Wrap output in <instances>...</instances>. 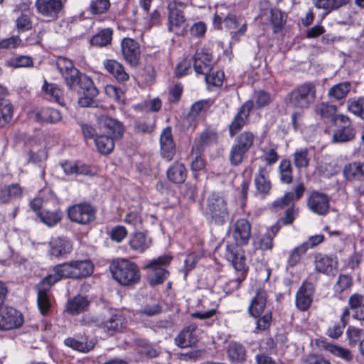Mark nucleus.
Here are the masks:
<instances>
[{"label":"nucleus","instance_id":"c9c22d12","mask_svg":"<svg viewBox=\"0 0 364 364\" xmlns=\"http://www.w3.org/2000/svg\"><path fill=\"white\" fill-rule=\"evenodd\" d=\"M343 173L348 181L358 180L364 176V162L349 163L344 166Z\"/></svg>","mask_w":364,"mask_h":364},{"label":"nucleus","instance_id":"680f3d73","mask_svg":"<svg viewBox=\"0 0 364 364\" xmlns=\"http://www.w3.org/2000/svg\"><path fill=\"white\" fill-rule=\"evenodd\" d=\"M124 221L136 229L141 228L142 219L141 216V211L134 210L129 212L124 219Z\"/></svg>","mask_w":364,"mask_h":364},{"label":"nucleus","instance_id":"1a4fd4ad","mask_svg":"<svg viewBox=\"0 0 364 364\" xmlns=\"http://www.w3.org/2000/svg\"><path fill=\"white\" fill-rule=\"evenodd\" d=\"M184 7V4L176 1H171L168 4L169 31L179 34L186 27V19L183 15V9Z\"/></svg>","mask_w":364,"mask_h":364},{"label":"nucleus","instance_id":"5fc2aeb1","mask_svg":"<svg viewBox=\"0 0 364 364\" xmlns=\"http://www.w3.org/2000/svg\"><path fill=\"white\" fill-rule=\"evenodd\" d=\"M278 230V228L272 227L273 235H271L269 232L262 235L255 241L257 247L262 251L271 250L273 247V237L275 236Z\"/></svg>","mask_w":364,"mask_h":364},{"label":"nucleus","instance_id":"4c0bfd02","mask_svg":"<svg viewBox=\"0 0 364 364\" xmlns=\"http://www.w3.org/2000/svg\"><path fill=\"white\" fill-rule=\"evenodd\" d=\"M336 106L326 102L317 103L314 108L315 115L320 119L323 120L330 119L334 120V117L336 115Z\"/></svg>","mask_w":364,"mask_h":364},{"label":"nucleus","instance_id":"72a5a7b5","mask_svg":"<svg viewBox=\"0 0 364 364\" xmlns=\"http://www.w3.org/2000/svg\"><path fill=\"white\" fill-rule=\"evenodd\" d=\"M217 140L218 134L215 130L208 129L204 130L200 137L195 140L194 145L192 147V153H194L195 150L200 151L203 146L215 144L217 142Z\"/></svg>","mask_w":364,"mask_h":364},{"label":"nucleus","instance_id":"13d9d810","mask_svg":"<svg viewBox=\"0 0 364 364\" xmlns=\"http://www.w3.org/2000/svg\"><path fill=\"white\" fill-rule=\"evenodd\" d=\"M250 101H252L253 104L255 103L257 108H262L271 102L272 97L268 92L263 90H258L255 92L252 100Z\"/></svg>","mask_w":364,"mask_h":364},{"label":"nucleus","instance_id":"aec40b11","mask_svg":"<svg viewBox=\"0 0 364 364\" xmlns=\"http://www.w3.org/2000/svg\"><path fill=\"white\" fill-rule=\"evenodd\" d=\"M160 144L162 157L167 161H171L175 155L176 147L170 127H166L162 131L160 136Z\"/></svg>","mask_w":364,"mask_h":364},{"label":"nucleus","instance_id":"e433bc0d","mask_svg":"<svg viewBox=\"0 0 364 364\" xmlns=\"http://www.w3.org/2000/svg\"><path fill=\"white\" fill-rule=\"evenodd\" d=\"M129 244L131 249L142 253L151 246V239L144 232H136L132 236Z\"/></svg>","mask_w":364,"mask_h":364},{"label":"nucleus","instance_id":"603ef678","mask_svg":"<svg viewBox=\"0 0 364 364\" xmlns=\"http://www.w3.org/2000/svg\"><path fill=\"white\" fill-rule=\"evenodd\" d=\"M349 1L350 0H314V5L318 9L330 12L346 5Z\"/></svg>","mask_w":364,"mask_h":364},{"label":"nucleus","instance_id":"6ab92c4d","mask_svg":"<svg viewBox=\"0 0 364 364\" xmlns=\"http://www.w3.org/2000/svg\"><path fill=\"white\" fill-rule=\"evenodd\" d=\"M35 6L39 14L51 18H56L63 6L62 0H36Z\"/></svg>","mask_w":364,"mask_h":364},{"label":"nucleus","instance_id":"f8f14e48","mask_svg":"<svg viewBox=\"0 0 364 364\" xmlns=\"http://www.w3.org/2000/svg\"><path fill=\"white\" fill-rule=\"evenodd\" d=\"M314 263L316 272L328 276H334L338 267V258L333 255L317 254Z\"/></svg>","mask_w":364,"mask_h":364},{"label":"nucleus","instance_id":"58836bf2","mask_svg":"<svg viewBox=\"0 0 364 364\" xmlns=\"http://www.w3.org/2000/svg\"><path fill=\"white\" fill-rule=\"evenodd\" d=\"M64 343L67 346L82 353L90 352L94 348L95 345L92 340H89L87 338H82L81 340H78L70 337L66 338Z\"/></svg>","mask_w":364,"mask_h":364},{"label":"nucleus","instance_id":"de8ad7c7","mask_svg":"<svg viewBox=\"0 0 364 364\" xmlns=\"http://www.w3.org/2000/svg\"><path fill=\"white\" fill-rule=\"evenodd\" d=\"M42 90L50 97V100L63 105V91L56 84L49 83L46 80H44Z\"/></svg>","mask_w":364,"mask_h":364},{"label":"nucleus","instance_id":"423d86ee","mask_svg":"<svg viewBox=\"0 0 364 364\" xmlns=\"http://www.w3.org/2000/svg\"><path fill=\"white\" fill-rule=\"evenodd\" d=\"M334 122L337 128L332 136V141L333 143H347L355 138L357 131L348 116L343 114H338L334 117Z\"/></svg>","mask_w":364,"mask_h":364},{"label":"nucleus","instance_id":"338daca9","mask_svg":"<svg viewBox=\"0 0 364 364\" xmlns=\"http://www.w3.org/2000/svg\"><path fill=\"white\" fill-rule=\"evenodd\" d=\"M272 321V315L271 311H267L262 316L258 317L256 322V329L263 331L269 328Z\"/></svg>","mask_w":364,"mask_h":364},{"label":"nucleus","instance_id":"e2e57ef3","mask_svg":"<svg viewBox=\"0 0 364 364\" xmlns=\"http://www.w3.org/2000/svg\"><path fill=\"white\" fill-rule=\"evenodd\" d=\"M353 284V279L348 274H340L337 282L334 285L336 291L343 292L346 289L350 288Z\"/></svg>","mask_w":364,"mask_h":364},{"label":"nucleus","instance_id":"412c9836","mask_svg":"<svg viewBox=\"0 0 364 364\" xmlns=\"http://www.w3.org/2000/svg\"><path fill=\"white\" fill-rule=\"evenodd\" d=\"M193 67L198 74H207L211 70V54L204 49L197 50L193 56Z\"/></svg>","mask_w":364,"mask_h":364},{"label":"nucleus","instance_id":"2f4dec72","mask_svg":"<svg viewBox=\"0 0 364 364\" xmlns=\"http://www.w3.org/2000/svg\"><path fill=\"white\" fill-rule=\"evenodd\" d=\"M124 318L119 314L112 315L99 326L109 335L120 331L122 328Z\"/></svg>","mask_w":364,"mask_h":364},{"label":"nucleus","instance_id":"a878e982","mask_svg":"<svg viewBox=\"0 0 364 364\" xmlns=\"http://www.w3.org/2000/svg\"><path fill=\"white\" fill-rule=\"evenodd\" d=\"M254 182L258 193L263 196L269 194L272 189V183L269 178V174L265 168H259L258 173L255 176Z\"/></svg>","mask_w":364,"mask_h":364},{"label":"nucleus","instance_id":"cd10ccee","mask_svg":"<svg viewBox=\"0 0 364 364\" xmlns=\"http://www.w3.org/2000/svg\"><path fill=\"white\" fill-rule=\"evenodd\" d=\"M100 123L111 134L110 136L116 139L122 136L124 127L122 123L117 119L111 118L108 116H102L100 119Z\"/></svg>","mask_w":364,"mask_h":364},{"label":"nucleus","instance_id":"864d4df0","mask_svg":"<svg viewBox=\"0 0 364 364\" xmlns=\"http://www.w3.org/2000/svg\"><path fill=\"white\" fill-rule=\"evenodd\" d=\"M293 160L295 166L298 168L308 167L310 161L308 149L306 148L296 149L293 155Z\"/></svg>","mask_w":364,"mask_h":364},{"label":"nucleus","instance_id":"c03bdc74","mask_svg":"<svg viewBox=\"0 0 364 364\" xmlns=\"http://www.w3.org/2000/svg\"><path fill=\"white\" fill-rule=\"evenodd\" d=\"M112 34L113 31L109 28L102 29L90 38V43L96 47L107 46L112 42Z\"/></svg>","mask_w":364,"mask_h":364},{"label":"nucleus","instance_id":"ddd939ff","mask_svg":"<svg viewBox=\"0 0 364 364\" xmlns=\"http://www.w3.org/2000/svg\"><path fill=\"white\" fill-rule=\"evenodd\" d=\"M225 27L230 31L232 41L237 42L240 38L245 33L247 28V22L235 14L228 13L225 14L223 19Z\"/></svg>","mask_w":364,"mask_h":364},{"label":"nucleus","instance_id":"4be33fe9","mask_svg":"<svg viewBox=\"0 0 364 364\" xmlns=\"http://www.w3.org/2000/svg\"><path fill=\"white\" fill-rule=\"evenodd\" d=\"M196 329L197 326L196 324H191L185 327L174 338L175 344L182 348L195 344L198 341L195 334Z\"/></svg>","mask_w":364,"mask_h":364},{"label":"nucleus","instance_id":"39448f33","mask_svg":"<svg viewBox=\"0 0 364 364\" xmlns=\"http://www.w3.org/2000/svg\"><path fill=\"white\" fill-rule=\"evenodd\" d=\"M255 139V135L250 131H245L235 138L229 154V160L232 166H238L242 162L246 153L253 146Z\"/></svg>","mask_w":364,"mask_h":364},{"label":"nucleus","instance_id":"a18cd8bd","mask_svg":"<svg viewBox=\"0 0 364 364\" xmlns=\"http://www.w3.org/2000/svg\"><path fill=\"white\" fill-rule=\"evenodd\" d=\"M235 245L228 244L226 245L225 257L227 259L232 263L233 267L237 271H242L245 268V260L238 257L237 248Z\"/></svg>","mask_w":364,"mask_h":364},{"label":"nucleus","instance_id":"393cba45","mask_svg":"<svg viewBox=\"0 0 364 364\" xmlns=\"http://www.w3.org/2000/svg\"><path fill=\"white\" fill-rule=\"evenodd\" d=\"M50 253L51 255L60 258L63 257L72 250L70 241L65 237H57L50 242Z\"/></svg>","mask_w":364,"mask_h":364},{"label":"nucleus","instance_id":"c756f323","mask_svg":"<svg viewBox=\"0 0 364 364\" xmlns=\"http://www.w3.org/2000/svg\"><path fill=\"white\" fill-rule=\"evenodd\" d=\"M89 301L86 297L77 295L68 300L66 311L72 315H77L87 310Z\"/></svg>","mask_w":364,"mask_h":364},{"label":"nucleus","instance_id":"6e6552de","mask_svg":"<svg viewBox=\"0 0 364 364\" xmlns=\"http://www.w3.org/2000/svg\"><path fill=\"white\" fill-rule=\"evenodd\" d=\"M96 209L88 203L72 205L68 209L70 220L80 225H87L95 220Z\"/></svg>","mask_w":364,"mask_h":364},{"label":"nucleus","instance_id":"69168bd1","mask_svg":"<svg viewBox=\"0 0 364 364\" xmlns=\"http://www.w3.org/2000/svg\"><path fill=\"white\" fill-rule=\"evenodd\" d=\"M205 75L206 82L215 87H220L223 85L224 74L221 71L212 72L211 73H207Z\"/></svg>","mask_w":364,"mask_h":364},{"label":"nucleus","instance_id":"7c9ffc66","mask_svg":"<svg viewBox=\"0 0 364 364\" xmlns=\"http://www.w3.org/2000/svg\"><path fill=\"white\" fill-rule=\"evenodd\" d=\"M22 188L17 183H13L0 189V201L3 203L20 199L22 196Z\"/></svg>","mask_w":364,"mask_h":364},{"label":"nucleus","instance_id":"473e14b6","mask_svg":"<svg viewBox=\"0 0 364 364\" xmlns=\"http://www.w3.org/2000/svg\"><path fill=\"white\" fill-rule=\"evenodd\" d=\"M168 179L174 183H183L187 177V170L182 163H174L166 171Z\"/></svg>","mask_w":364,"mask_h":364},{"label":"nucleus","instance_id":"7ed1b4c3","mask_svg":"<svg viewBox=\"0 0 364 364\" xmlns=\"http://www.w3.org/2000/svg\"><path fill=\"white\" fill-rule=\"evenodd\" d=\"M205 214L217 225H223L228 220L227 202L218 193H210L205 203Z\"/></svg>","mask_w":364,"mask_h":364},{"label":"nucleus","instance_id":"ea45409f","mask_svg":"<svg viewBox=\"0 0 364 364\" xmlns=\"http://www.w3.org/2000/svg\"><path fill=\"white\" fill-rule=\"evenodd\" d=\"M60 112L55 109L44 108L38 111L35 114V119L41 123H57L61 120Z\"/></svg>","mask_w":364,"mask_h":364},{"label":"nucleus","instance_id":"5701e85b","mask_svg":"<svg viewBox=\"0 0 364 364\" xmlns=\"http://www.w3.org/2000/svg\"><path fill=\"white\" fill-rule=\"evenodd\" d=\"M213 104V100L211 99L201 100L193 104L186 118L188 127L194 129L196 127V117L203 112L208 110Z\"/></svg>","mask_w":364,"mask_h":364},{"label":"nucleus","instance_id":"b1692460","mask_svg":"<svg viewBox=\"0 0 364 364\" xmlns=\"http://www.w3.org/2000/svg\"><path fill=\"white\" fill-rule=\"evenodd\" d=\"M267 301V292L263 289L257 291L248 307L249 314L254 318L259 317L264 312Z\"/></svg>","mask_w":364,"mask_h":364},{"label":"nucleus","instance_id":"4468645a","mask_svg":"<svg viewBox=\"0 0 364 364\" xmlns=\"http://www.w3.org/2000/svg\"><path fill=\"white\" fill-rule=\"evenodd\" d=\"M56 67L63 77L66 85L71 90L76 82L80 71L75 68L73 61L65 57H59L56 60Z\"/></svg>","mask_w":364,"mask_h":364},{"label":"nucleus","instance_id":"20e7f679","mask_svg":"<svg viewBox=\"0 0 364 364\" xmlns=\"http://www.w3.org/2000/svg\"><path fill=\"white\" fill-rule=\"evenodd\" d=\"M316 97V88L312 82H305L293 90L287 96V104L293 107L307 109Z\"/></svg>","mask_w":364,"mask_h":364},{"label":"nucleus","instance_id":"8fccbe9b","mask_svg":"<svg viewBox=\"0 0 364 364\" xmlns=\"http://www.w3.org/2000/svg\"><path fill=\"white\" fill-rule=\"evenodd\" d=\"M13 117V106L8 100L0 98V127L7 124Z\"/></svg>","mask_w":364,"mask_h":364},{"label":"nucleus","instance_id":"79ce46f5","mask_svg":"<svg viewBox=\"0 0 364 364\" xmlns=\"http://www.w3.org/2000/svg\"><path fill=\"white\" fill-rule=\"evenodd\" d=\"M77 85L84 90V93H88L92 96H97L98 94V90L94 85L91 77L81 73H80L76 77V82L73 85V89Z\"/></svg>","mask_w":364,"mask_h":364},{"label":"nucleus","instance_id":"c85d7f7f","mask_svg":"<svg viewBox=\"0 0 364 364\" xmlns=\"http://www.w3.org/2000/svg\"><path fill=\"white\" fill-rule=\"evenodd\" d=\"M106 70L112 75L119 82H124L129 80V75L124 70L121 63L114 60H106L103 63Z\"/></svg>","mask_w":364,"mask_h":364},{"label":"nucleus","instance_id":"6e6d98bb","mask_svg":"<svg viewBox=\"0 0 364 364\" xmlns=\"http://www.w3.org/2000/svg\"><path fill=\"white\" fill-rule=\"evenodd\" d=\"M15 23L18 33H23L31 30L33 26L31 14H20L16 18Z\"/></svg>","mask_w":364,"mask_h":364},{"label":"nucleus","instance_id":"bf43d9fd","mask_svg":"<svg viewBox=\"0 0 364 364\" xmlns=\"http://www.w3.org/2000/svg\"><path fill=\"white\" fill-rule=\"evenodd\" d=\"M308 251L306 244H301L295 247L291 252L288 259V264L290 267H294L300 261L301 255H304Z\"/></svg>","mask_w":364,"mask_h":364},{"label":"nucleus","instance_id":"49530a36","mask_svg":"<svg viewBox=\"0 0 364 364\" xmlns=\"http://www.w3.org/2000/svg\"><path fill=\"white\" fill-rule=\"evenodd\" d=\"M347 110L364 120V97H354L347 100Z\"/></svg>","mask_w":364,"mask_h":364},{"label":"nucleus","instance_id":"0e129e2a","mask_svg":"<svg viewBox=\"0 0 364 364\" xmlns=\"http://www.w3.org/2000/svg\"><path fill=\"white\" fill-rule=\"evenodd\" d=\"M328 350L336 356H338L346 361L353 359V355L350 350L341 346L331 345L328 346Z\"/></svg>","mask_w":364,"mask_h":364},{"label":"nucleus","instance_id":"f704fd0d","mask_svg":"<svg viewBox=\"0 0 364 364\" xmlns=\"http://www.w3.org/2000/svg\"><path fill=\"white\" fill-rule=\"evenodd\" d=\"M50 288V287H48L46 284H43V279L39 287L37 297L38 307L43 315L47 314L51 307L50 298L48 294V291Z\"/></svg>","mask_w":364,"mask_h":364},{"label":"nucleus","instance_id":"f03ea898","mask_svg":"<svg viewBox=\"0 0 364 364\" xmlns=\"http://www.w3.org/2000/svg\"><path fill=\"white\" fill-rule=\"evenodd\" d=\"M109 268L113 279L122 286H134L141 279L138 266L127 259L119 258L113 260Z\"/></svg>","mask_w":364,"mask_h":364},{"label":"nucleus","instance_id":"37998d69","mask_svg":"<svg viewBox=\"0 0 364 364\" xmlns=\"http://www.w3.org/2000/svg\"><path fill=\"white\" fill-rule=\"evenodd\" d=\"M116 139L107 135H98L95 139V144L97 151L104 155L109 154L114 148Z\"/></svg>","mask_w":364,"mask_h":364},{"label":"nucleus","instance_id":"4d7b16f0","mask_svg":"<svg viewBox=\"0 0 364 364\" xmlns=\"http://www.w3.org/2000/svg\"><path fill=\"white\" fill-rule=\"evenodd\" d=\"M8 65L14 68H31L33 65L32 58L28 55H18L11 58L7 61Z\"/></svg>","mask_w":364,"mask_h":364},{"label":"nucleus","instance_id":"052dcab7","mask_svg":"<svg viewBox=\"0 0 364 364\" xmlns=\"http://www.w3.org/2000/svg\"><path fill=\"white\" fill-rule=\"evenodd\" d=\"M109 7V0H92L90 5V11L92 14H101L105 13Z\"/></svg>","mask_w":364,"mask_h":364},{"label":"nucleus","instance_id":"09e8293b","mask_svg":"<svg viewBox=\"0 0 364 364\" xmlns=\"http://www.w3.org/2000/svg\"><path fill=\"white\" fill-rule=\"evenodd\" d=\"M351 89V85L348 82H343L333 85L328 92V96L331 99L339 100L345 98Z\"/></svg>","mask_w":364,"mask_h":364},{"label":"nucleus","instance_id":"9d476101","mask_svg":"<svg viewBox=\"0 0 364 364\" xmlns=\"http://www.w3.org/2000/svg\"><path fill=\"white\" fill-rule=\"evenodd\" d=\"M23 322L21 314L10 306L0 308V330H11L20 327Z\"/></svg>","mask_w":364,"mask_h":364},{"label":"nucleus","instance_id":"f257e3e1","mask_svg":"<svg viewBox=\"0 0 364 364\" xmlns=\"http://www.w3.org/2000/svg\"><path fill=\"white\" fill-rule=\"evenodd\" d=\"M93 264L90 260H73L57 264L53 272L43 279V284L51 287L63 278L80 279L93 272Z\"/></svg>","mask_w":364,"mask_h":364},{"label":"nucleus","instance_id":"2eb2a0df","mask_svg":"<svg viewBox=\"0 0 364 364\" xmlns=\"http://www.w3.org/2000/svg\"><path fill=\"white\" fill-rule=\"evenodd\" d=\"M251 229V223L248 220L240 218L235 221L231 233L237 246H244L249 242Z\"/></svg>","mask_w":364,"mask_h":364},{"label":"nucleus","instance_id":"a211bd4d","mask_svg":"<svg viewBox=\"0 0 364 364\" xmlns=\"http://www.w3.org/2000/svg\"><path fill=\"white\" fill-rule=\"evenodd\" d=\"M252 108L253 102L250 100H247L241 106L229 126V133L231 137L235 136L245 126Z\"/></svg>","mask_w":364,"mask_h":364},{"label":"nucleus","instance_id":"9b49d317","mask_svg":"<svg viewBox=\"0 0 364 364\" xmlns=\"http://www.w3.org/2000/svg\"><path fill=\"white\" fill-rule=\"evenodd\" d=\"M306 205L312 213L318 215H325L330 208V198L324 193L314 191L308 197Z\"/></svg>","mask_w":364,"mask_h":364},{"label":"nucleus","instance_id":"bb28decb","mask_svg":"<svg viewBox=\"0 0 364 364\" xmlns=\"http://www.w3.org/2000/svg\"><path fill=\"white\" fill-rule=\"evenodd\" d=\"M227 355L232 363H242L246 360L247 350L242 344L231 341L227 348Z\"/></svg>","mask_w":364,"mask_h":364},{"label":"nucleus","instance_id":"774afa93","mask_svg":"<svg viewBox=\"0 0 364 364\" xmlns=\"http://www.w3.org/2000/svg\"><path fill=\"white\" fill-rule=\"evenodd\" d=\"M81 132L86 139H94L97 137L96 129L91 125L82 122H78Z\"/></svg>","mask_w":364,"mask_h":364},{"label":"nucleus","instance_id":"dca6fc26","mask_svg":"<svg viewBox=\"0 0 364 364\" xmlns=\"http://www.w3.org/2000/svg\"><path fill=\"white\" fill-rule=\"evenodd\" d=\"M121 51L124 59L132 66L138 64L140 58V46L131 38H124L121 41Z\"/></svg>","mask_w":364,"mask_h":364},{"label":"nucleus","instance_id":"3c124183","mask_svg":"<svg viewBox=\"0 0 364 364\" xmlns=\"http://www.w3.org/2000/svg\"><path fill=\"white\" fill-rule=\"evenodd\" d=\"M278 168L280 181L283 183L290 184L293 181L291 161L288 159L282 160Z\"/></svg>","mask_w":364,"mask_h":364},{"label":"nucleus","instance_id":"a19ab883","mask_svg":"<svg viewBox=\"0 0 364 364\" xmlns=\"http://www.w3.org/2000/svg\"><path fill=\"white\" fill-rule=\"evenodd\" d=\"M41 221L48 227H53L57 225L62 219L63 213L58 209L55 208L53 210L43 209L38 213Z\"/></svg>","mask_w":364,"mask_h":364},{"label":"nucleus","instance_id":"0eeeda50","mask_svg":"<svg viewBox=\"0 0 364 364\" xmlns=\"http://www.w3.org/2000/svg\"><path fill=\"white\" fill-rule=\"evenodd\" d=\"M171 259L172 257L164 255L151 260L145 266V269L150 270L149 273V283L150 285L161 284L168 278L169 272L162 266L169 264Z\"/></svg>","mask_w":364,"mask_h":364},{"label":"nucleus","instance_id":"f3484780","mask_svg":"<svg viewBox=\"0 0 364 364\" xmlns=\"http://www.w3.org/2000/svg\"><path fill=\"white\" fill-rule=\"evenodd\" d=\"M314 289L310 282H304L298 289L295 296L296 308L301 311H307L313 300Z\"/></svg>","mask_w":364,"mask_h":364}]
</instances>
